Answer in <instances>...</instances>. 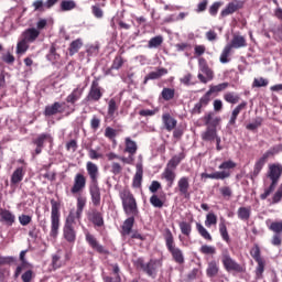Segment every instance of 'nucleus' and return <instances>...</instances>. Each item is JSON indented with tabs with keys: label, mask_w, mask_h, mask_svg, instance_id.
Returning <instances> with one entry per match:
<instances>
[{
	"label": "nucleus",
	"mask_w": 282,
	"mask_h": 282,
	"mask_svg": "<svg viewBox=\"0 0 282 282\" xmlns=\"http://www.w3.org/2000/svg\"><path fill=\"white\" fill-rule=\"evenodd\" d=\"M119 197L121 199L123 212L128 217L122 225L123 235H131L133 224H135V217L140 215L138 202L129 188L121 189L119 192Z\"/></svg>",
	"instance_id": "1"
},
{
	"label": "nucleus",
	"mask_w": 282,
	"mask_h": 282,
	"mask_svg": "<svg viewBox=\"0 0 282 282\" xmlns=\"http://www.w3.org/2000/svg\"><path fill=\"white\" fill-rule=\"evenodd\" d=\"M86 171L90 177V183H89V195L90 199L93 202V205L98 207L100 206L101 202V194H100V186H98V176L100 173L98 172V165L96 163L88 161L86 163Z\"/></svg>",
	"instance_id": "2"
},
{
	"label": "nucleus",
	"mask_w": 282,
	"mask_h": 282,
	"mask_svg": "<svg viewBox=\"0 0 282 282\" xmlns=\"http://www.w3.org/2000/svg\"><path fill=\"white\" fill-rule=\"evenodd\" d=\"M282 175V164L281 163H272L269 164V170L267 172V180L271 183L268 187L264 188V193L260 195V199H268L272 193H274V188L279 186V180H281Z\"/></svg>",
	"instance_id": "3"
},
{
	"label": "nucleus",
	"mask_w": 282,
	"mask_h": 282,
	"mask_svg": "<svg viewBox=\"0 0 282 282\" xmlns=\"http://www.w3.org/2000/svg\"><path fill=\"white\" fill-rule=\"evenodd\" d=\"M165 246L169 252L172 254V259L175 263L182 265L184 263V252L177 246H175V238L173 237V232L171 229H165L164 232Z\"/></svg>",
	"instance_id": "4"
},
{
	"label": "nucleus",
	"mask_w": 282,
	"mask_h": 282,
	"mask_svg": "<svg viewBox=\"0 0 282 282\" xmlns=\"http://www.w3.org/2000/svg\"><path fill=\"white\" fill-rule=\"evenodd\" d=\"M247 43H246V37H243L242 35H237L235 34L231 43L227 44L221 54H220V63L226 64V63H230V59L228 58V56H230V52H232V47L235 50H239L241 47H246Z\"/></svg>",
	"instance_id": "5"
},
{
	"label": "nucleus",
	"mask_w": 282,
	"mask_h": 282,
	"mask_svg": "<svg viewBox=\"0 0 282 282\" xmlns=\"http://www.w3.org/2000/svg\"><path fill=\"white\" fill-rule=\"evenodd\" d=\"M51 206L50 236L56 239L58 237V229L61 228V205L56 200H51Z\"/></svg>",
	"instance_id": "6"
},
{
	"label": "nucleus",
	"mask_w": 282,
	"mask_h": 282,
	"mask_svg": "<svg viewBox=\"0 0 282 282\" xmlns=\"http://www.w3.org/2000/svg\"><path fill=\"white\" fill-rule=\"evenodd\" d=\"M221 263L227 272H243V267L235 261L228 252L223 253Z\"/></svg>",
	"instance_id": "7"
},
{
	"label": "nucleus",
	"mask_w": 282,
	"mask_h": 282,
	"mask_svg": "<svg viewBox=\"0 0 282 282\" xmlns=\"http://www.w3.org/2000/svg\"><path fill=\"white\" fill-rule=\"evenodd\" d=\"M138 262L140 263L143 272H145L148 276H152L153 279H155L158 270L162 268V261L160 260H150V262L144 264V261H142V259H139Z\"/></svg>",
	"instance_id": "8"
},
{
	"label": "nucleus",
	"mask_w": 282,
	"mask_h": 282,
	"mask_svg": "<svg viewBox=\"0 0 282 282\" xmlns=\"http://www.w3.org/2000/svg\"><path fill=\"white\" fill-rule=\"evenodd\" d=\"M87 186V177L84 174L77 173L74 177L73 186L70 188L72 195H80Z\"/></svg>",
	"instance_id": "9"
},
{
	"label": "nucleus",
	"mask_w": 282,
	"mask_h": 282,
	"mask_svg": "<svg viewBox=\"0 0 282 282\" xmlns=\"http://www.w3.org/2000/svg\"><path fill=\"white\" fill-rule=\"evenodd\" d=\"M102 98V91L100 90V86L98 80H94L90 86V90L86 97L87 102H98Z\"/></svg>",
	"instance_id": "10"
},
{
	"label": "nucleus",
	"mask_w": 282,
	"mask_h": 282,
	"mask_svg": "<svg viewBox=\"0 0 282 282\" xmlns=\"http://www.w3.org/2000/svg\"><path fill=\"white\" fill-rule=\"evenodd\" d=\"M243 3L242 0H234L227 3L226 8L221 10L220 17H230V14H235V12L243 8Z\"/></svg>",
	"instance_id": "11"
},
{
	"label": "nucleus",
	"mask_w": 282,
	"mask_h": 282,
	"mask_svg": "<svg viewBox=\"0 0 282 282\" xmlns=\"http://www.w3.org/2000/svg\"><path fill=\"white\" fill-rule=\"evenodd\" d=\"M272 155V152H265L254 164L253 172L251 173V180H254L259 176V173L263 171V166H265V162H268V158Z\"/></svg>",
	"instance_id": "12"
},
{
	"label": "nucleus",
	"mask_w": 282,
	"mask_h": 282,
	"mask_svg": "<svg viewBox=\"0 0 282 282\" xmlns=\"http://www.w3.org/2000/svg\"><path fill=\"white\" fill-rule=\"evenodd\" d=\"M191 188V178L188 176H182L177 181V186L175 191H178L180 195L183 197H188V191Z\"/></svg>",
	"instance_id": "13"
},
{
	"label": "nucleus",
	"mask_w": 282,
	"mask_h": 282,
	"mask_svg": "<svg viewBox=\"0 0 282 282\" xmlns=\"http://www.w3.org/2000/svg\"><path fill=\"white\" fill-rule=\"evenodd\" d=\"M176 177L177 174L175 173V170L171 167H165L161 174V180H165L167 188H173Z\"/></svg>",
	"instance_id": "14"
},
{
	"label": "nucleus",
	"mask_w": 282,
	"mask_h": 282,
	"mask_svg": "<svg viewBox=\"0 0 282 282\" xmlns=\"http://www.w3.org/2000/svg\"><path fill=\"white\" fill-rule=\"evenodd\" d=\"M85 237H86V241H87L88 246H90V248H93V250H96L100 254H105L107 252V250H105V247H102V245H99L96 237H94V235L89 234V231L85 232Z\"/></svg>",
	"instance_id": "15"
},
{
	"label": "nucleus",
	"mask_w": 282,
	"mask_h": 282,
	"mask_svg": "<svg viewBox=\"0 0 282 282\" xmlns=\"http://www.w3.org/2000/svg\"><path fill=\"white\" fill-rule=\"evenodd\" d=\"M218 135L217 126H207L206 130L202 132L200 138L204 142H214Z\"/></svg>",
	"instance_id": "16"
},
{
	"label": "nucleus",
	"mask_w": 282,
	"mask_h": 282,
	"mask_svg": "<svg viewBox=\"0 0 282 282\" xmlns=\"http://www.w3.org/2000/svg\"><path fill=\"white\" fill-rule=\"evenodd\" d=\"M63 237L67 243H76V229L74 226L64 225Z\"/></svg>",
	"instance_id": "17"
},
{
	"label": "nucleus",
	"mask_w": 282,
	"mask_h": 282,
	"mask_svg": "<svg viewBox=\"0 0 282 282\" xmlns=\"http://www.w3.org/2000/svg\"><path fill=\"white\" fill-rule=\"evenodd\" d=\"M135 169H137V171L133 176L132 186H133V188H140V186H142V177L144 175V170L142 167V163H137Z\"/></svg>",
	"instance_id": "18"
},
{
	"label": "nucleus",
	"mask_w": 282,
	"mask_h": 282,
	"mask_svg": "<svg viewBox=\"0 0 282 282\" xmlns=\"http://www.w3.org/2000/svg\"><path fill=\"white\" fill-rule=\"evenodd\" d=\"M0 221L7 224V226H12L17 221V216L8 209L0 208Z\"/></svg>",
	"instance_id": "19"
},
{
	"label": "nucleus",
	"mask_w": 282,
	"mask_h": 282,
	"mask_svg": "<svg viewBox=\"0 0 282 282\" xmlns=\"http://www.w3.org/2000/svg\"><path fill=\"white\" fill-rule=\"evenodd\" d=\"M40 34H41V31L34 28H30L22 33V39L29 43H34V41L39 39Z\"/></svg>",
	"instance_id": "20"
},
{
	"label": "nucleus",
	"mask_w": 282,
	"mask_h": 282,
	"mask_svg": "<svg viewBox=\"0 0 282 282\" xmlns=\"http://www.w3.org/2000/svg\"><path fill=\"white\" fill-rule=\"evenodd\" d=\"M169 74V70L166 68H158L154 72L149 73L143 80V85H147L149 80H158V78H162V76H166Z\"/></svg>",
	"instance_id": "21"
},
{
	"label": "nucleus",
	"mask_w": 282,
	"mask_h": 282,
	"mask_svg": "<svg viewBox=\"0 0 282 282\" xmlns=\"http://www.w3.org/2000/svg\"><path fill=\"white\" fill-rule=\"evenodd\" d=\"M83 91H85V88H82L80 85H78V86L66 97V102H69L70 105H76V102H78V99L82 98Z\"/></svg>",
	"instance_id": "22"
},
{
	"label": "nucleus",
	"mask_w": 282,
	"mask_h": 282,
	"mask_svg": "<svg viewBox=\"0 0 282 282\" xmlns=\"http://www.w3.org/2000/svg\"><path fill=\"white\" fill-rule=\"evenodd\" d=\"M202 178L204 180H227V177H230L229 171H221V172H214L212 174L208 173H202Z\"/></svg>",
	"instance_id": "23"
},
{
	"label": "nucleus",
	"mask_w": 282,
	"mask_h": 282,
	"mask_svg": "<svg viewBox=\"0 0 282 282\" xmlns=\"http://www.w3.org/2000/svg\"><path fill=\"white\" fill-rule=\"evenodd\" d=\"M206 274L208 279H215L219 274V262L212 260L207 263Z\"/></svg>",
	"instance_id": "24"
},
{
	"label": "nucleus",
	"mask_w": 282,
	"mask_h": 282,
	"mask_svg": "<svg viewBox=\"0 0 282 282\" xmlns=\"http://www.w3.org/2000/svg\"><path fill=\"white\" fill-rule=\"evenodd\" d=\"M80 217H83V214L80 212H76V209H72L66 217L65 226H76V223H80Z\"/></svg>",
	"instance_id": "25"
},
{
	"label": "nucleus",
	"mask_w": 282,
	"mask_h": 282,
	"mask_svg": "<svg viewBox=\"0 0 282 282\" xmlns=\"http://www.w3.org/2000/svg\"><path fill=\"white\" fill-rule=\"evenodd\" d=\"M63 105L58 101L54 102L51 106H46L44 110L45 116H56V113H63Z\"/></svg>",
	"instance_id": "26"
},
{
	"label": "nucleus",
	"mask_w": 282,
	"mask_h": 282,
	"mask_svg": "<svg viewBox=\"0 0 282 282\" xmlns=\"http://www.w3.org/2000/svg\"><path fill=\"white\" fill-rule=\"evenodd\" d=\"M163 124L166 131H173L177 127V120L173 118L170 113H164L162 116Z\"/></svg>",
	"instance_id": "27"
},
{
	"label": "nucleus",
	"mask_w": 282,
	"mask_h": 282,
	"mask_svg": "<svg viewBox=\"0 0 282 282\" xmlns=\"http://www.w3.org/2000/svg\"><path fill=\"white\" fill-rule=\"evenodd\" d=\"M89 219L98 228L105 226V220L102 219V214L98 210H93L91 214H89Z\"/></svg>",
	"instance_id": "28"
},
{
	"label": "nucleus",
	"mask_w": 282,
	"mask_h": 282,
	"mask_svg": "<svg viewBox=\"0 0 282 282\" xmlns=\"http://www.w3.org/2000/svg\"><path fill=\"white\" fill-rule=\"evenodd\" d=\"M126 148H124V153H129V155H135L138 153V143L131 138L127 137L126 138Z\"/></svg>",
	"instance_id": "29"
},
{
	"label": "nucleus",
	"mask_w": 282,
	"mask_h": 282,
	"mask_svg": "<svg viewBox=\"0 0 282 282\" xmlns=\"http://www.w3.org/2000/svg\"><path fill=\"white\" fill-rule=\"evenodd\" d=\"M23 177H25V171H23V167H18L11 175V184H20V182H23Z\"/></svg>",
	"instance_id": "30"
},
{
	"label": "nucleus",
	"mask_w": 282,
	"mask_h": 282,
	"mask_svg": "<svg viewBox=\"0 0 282 282\" xmlns=\"http://www.w3.org/2000/svg\"><path fill=\"white\" fill-rule=\"evenodd\" d=\"M237 215L241 221H248V219H250V215H252V207H240L238 208Z\"/></svg>",
	"instance_id": "31"
},
{
	"label": "nucleus",
	"mask_w": 282,
	"mask_h": 282,
	"mask_svg": "<svg viewBox=\"0 0 282 282\" xmlns=\"http://www.w3.org/2000/svg\"><path fill=\"white\" fill-rule=\"evenodd\" d=\"M45 142H53L52 135L48 133H42L40 134L35 140H33V144L36 147H42L45 144Z\"/></svg>",
	"instance_id": "32"
},
{
	"label": "nucleus",
	"mask_w": 282,
	"mask_h": 282,
	"mask_svg": "<svg viewBox=\"0 0 282 282\" xmlns=\"http://www.w3.org/2000/svg\"><path fill=\"white\" fill-rule=\"evenodd\" d=\"M204 122L206 127H217L219 122H221V119L219 117H213V112H208L204 116Z\"/></svg>",
	"instance_id": "33"
},
{
	"label": "nucleus",
	"mask_w": 282,
	"mask_h": 282,
	"mask_svg": "<svg viewBox=\"0 0 282 282\" xmlns=\"http://www.w3.org/2000/svg\"><path fill=\"white\" fill-rule=\"evenodd\" d=\"M196 229L203 239H206V241H213V236H210V232H208V229L205 228L204 225L196 223Z\"/></svg>",
	"instance_id": "34"
},
{
	"label": "nucleus",
	"mask_w": 282,
	"mask_h": 282,
	"mask_svg": "<svg viewBox=\"0 0 282 282\" xmlns=\"http://www.w3.org/2000/svg\"><path fill=\"white\" fill-rule=\"evenodd\" d=\"M258 264L256 268V279L259 281L263 279V272H265V260L256 261Z\"/></svg>",
	"instance_id": "35"
},
{
	"label": "nucleus",
	"mask_w": 282,
	"mask_h": 282,
	"mask_svg": "<svg viewBox=\"0 0 282 282\" xmlns=\"http://www.w3.org/2000/svg\"><path fill=\"white\" fill-rule=\"evenodd\" d=\"M83 47V39H77L73 41L69 45V55L74 56V54H78V51Z\"/></svg>",
	"instance_id": "36"
},
{
	"label": "nucleus",
	"mask_w": 282,
	"mask_h": 282,
	"mask_svg": "<svg viewBox=\"0 0 282 282\" xmlns=\"http://www.w3.org/2000/svg\"><path fill=\"white\" fill-rule=\"evenodd\" d=\"M230 87V84L228 82L218 84L216 86H209V94H219L220 91H226Z\"/></svg>",
	"instance_id": "37"
},
{
	"label": "nucleus",
	"mask_w": 282,
	"mask_h": 282,
	"mask_svg": "<svg viewBox=\"0 0 282 282\" xmlns=\"http://www.w3.org/2000/svg\"><path fill=\"white\" fill-rule=\"evenodd\" d=\"M62 12H69L70 10H75L76 1L74 0H63L59 4Z\"/></svg>",
	"instance_id": "38"
},
{
	"label": "nucleus",
	"mask_w": 282,
	"mask_h": 282,
	"mask_svg": "<svg viewBox=\"0 0 282 282\" xmlns=\"http://www.w3.org/2000/svg\"><path fill=\"white\" fill-rule=\"evenodd\" d=\"M30 50V43L26 42L23 37L17 44V54H25Z\"/></svg>",
	"instance_id": "39"
},
{
	"label": "nucleus",
	"mask_w": 282,
	"mask_h": 282,
	"mask_svg": "<svg viewBox=\"0 0 282 282\" xmlns=\"http://www.w3.org/2000/svg\"><path fill=\"white\" fill-rule=\"evenodd\" d=\"M162 43H164V37H162V35H158V36L150 39V41L148 43V47L150 50H153V48L160 47V45H162Z\"/></svg>",
	"instance_id": "40"
},
{
	"label": "nucleus",
	"mask_w": 282,
	"mask_h": 282,
	"mask_svg": "<svg viewBox=\"0 0 282 282\" xmlns=\"http://www.w3.org/2000/svg\"><path fill=\"white\" fill-rule=\"evenodd\" d=\"M205 226L206 228H212V226H217V215H215V213L209 212L206 215Z\"/></svg>",
	"instance_id": "41"
},
{
	"label": "nucleus",
	"mask_w": 282,
	"mask_h": 282,
	"mask_svg": "<svg viewBox=\"0 0 282 282\" xmlns=\"http://www.w3.org/2000/svg\"><path fill=\"white\" fill-rule=\"evenodd\" d=\"M88 158L90 160H104L105 159V154H102L100 152V148L97 149H89L88 150Z\"/></svg>",
	"instance_id": "42"
},
{
	"label": "nucleus",
	"mask_w": 282,
	"mask_h": 282,
	"mask_svg": "<svg viewBox=\"0 0 282 282\" xmlns=\"http://www.w3.org/2000/svg\"><path fill=\"white\" fill-rule=\"evenodd\" d=\"M219 234L223 237L224 241L228 243L230 241V236L228 235V228L226 227V221L223 219L219 224Z\"/></svg>",
	"instance_id": "43"
},
{
	"label": "nucleus",
	"mask_w": 282,
	"mask_h": 282,
	"mask_svg": "<svg viewBox=\"0 0 282 282\" xmlns=\"http://www.w3.org/2000/svg\"><path fill=\"white\" fill-rule=\"evenodd\" d=\"M183 158H184V154H182V153L178 154V155L173 156V158L169 161L166 167L172 169V170L175 171V169H177V165L180 164V162H182V159H183Z\"/></svg>",
	"instance_id": "44"
},
{
	"label": "nucleus",
	"mask_w": 282,
	"mask_h": 282,
	"mask_svg": "<svg viewBox=\"0 0 282 282\" xmlns=\"http://www.w3.org/2000/svg\"><path fill=\"white\" fill-rule=\"evenodd\" d=\"M124 65V61L122 59L121 56L115 57L111 67L106 72L107 75L111 74L112 69H120Z\"/></svg>",
	"instance_id": "45"
},
{
	"label": "nucleus",
	"mask_w": 282,
	"mask_h": 282,
	"mask_svg": "<svg viewBox=\"0 0 282 282\" xmlns=\"http://www.w3.org/2000/svg\"><path fill=\"white\" fill-rule=\"evenodd\" d=\"M224 100L230 105H237V102H239V95H237V93H226L224 95Z\"/></svg>",
	"instance_id": "46"
},
{
	"label": "nucleus",
	"mask_w": 282,
	"mask_h": 282,
	"mask_svg": "<svg viewBox=\"0 0 282 282\" xmlns=\"http://www.w3.org/2000/svg\"><path fill=\"white\" fill-rule=\"evenodd\" d=\"M161 96H162L163 100H173L175 98V89L163 88Z\"/></svg>",
	"instance_id": "47"
},
{
	"label": "nucleus",
	"mask_w": 282,
	"mask_h": 282,
	"mask_svg": "<svg viewBox=\"0 0 282 282\" xmlns=\"http://www.w3.org/2000/svg\"><path fill=\"white\" fill-rule=\"evenodd\" d=\"M85 206H87V197L83 195L77 196V213H80L83 215V210H85Z\"/></svg>",
	"instance_id": "48"
},
{
	"label": "nucleus",
	"mask_w": 282,
	"mask_h": 282,
	"mask_svg": "<svg viewBox=\"0 0 282 282\" xmlns=\"http://www.w3.org/2000/svg\"><path fill=\"white\" fill-rule=\"evenodd\" d=\"M261 124H263V118L258 117L253 120V122L248 123L246 126V129H248V131H256V129H259V127H261Z\"/></svg>",
	"instance_id": "49"
},
{
	"label": "nucleus",
	"mask_w": 282,
	"mask_h": 282,
	"mask_svg": "<svg viewBox=\"0 0 282 282\" xmlns=\"http://www.w3.org/2000/svg\"><path fill=\"white\" fill-rule=\"evenodd\" d=\"M116 111H118V104H116V99H110L108 102V116L115 118Z\"/></svg>",
	"instance_id": "50"
},
{
	"label": "nucleus",
	"mask_w": 282,
	"mask_h": 282,
	"mask_svg": "<svg viewBox=\"0 0 282 282\" xmlns=\"http://www.w3.org/2000/svg\"><path fill=\"white\" fill-rule=\"evenodd\" d=\"M180 229L182 235H185V237H191V232L193 230V227L191 226V224L186 223V221H182L180 223Z\"/></svg>",
	"instance_id": "51"
},
{
	"label": "nucleus",
	"mask_w": 282,
	"mask_h": 282,
	"mask_svg": "<svg viewBox=\"0 0 282 282\" xmlns=\"http://www.w3.org/2000/svg\"><path fill=\"white\" fill-rule=\"evenodd\" d=\"M236 167H237V163H235L232 160L225 161L218 166L220 171H228L229 173H230V170Z\"/></svg>",
	"instance_id": "52"
},
{
	"label": "nucleus",
	"mask_w": 282,
	"mask_h": 282,
	"mask_svg": "<svg viewBox=\"0 0 282 282\" xmlns=\"http://www.w3.org/2000/svg\"><path fill=\"white\" fill-rule=\"evenodd\" d=\"M269 230H271V232H275V235H281V232H282V220L271 223L269 225Z\"/></svg>",
	"instance_id": "53"
},
{
	"label": "nucleus",
	"mask_w": 282,
	"mask_h": 282,
	"mask_svg": "<svg viewBox=\"0 0 282 282\" xmlns=\"http://www.w3.org/2000/svg\"><path fill=\"white\" fill-rule=\"evenodd\" d=\"M88 56H98L100 52V46L98 44H90L86 50Z\"/></svg>",
	"instance_id": "54"
},
{
	"label": "nucleus",
	"mask_w": 282,
	"mask_h": 282,
	"mask_svg": "<svg viewBox=\"0 0 282 282\" xmlns=\"http://www.w3.org/2000/svg\"><path fill=\"white\" fill-rule=\"evenodd\" d=\"M250 254L252 259H254V261H263V258H261V249L259 248V246H254L251 249Z\"/></svg>",
	"instance_id": "55"
},
{
	"label": "nucleus",
	"mask_w": 282,
	"mask_h": 282,
	"mask_svg": "<svg viewBox=\"0 0 282 282\" xmlns=\"http://www.w3.org/2000/svg\"><path fill=\"white\" fill-rule=\"evenodd\" d=\"M63 267V262L61 261V256L53 254L52 257V268L53 270H58V268Z\"/></svg>",
	"instance_id": "56"
},
{
	"label": "nucleus",
	"mask_w": 282,
	"mask_h": 282,
	"mask_svg": "<svg viewBox=\"0 0 282 282\" xmlns=\"http://www.w3.org/2000/svg\"><path fill=\"white\" fill-rule=\"evenodd\" d=\"M47 61L54 63V61H58L59 55L56 53V47L52 46L50 48V53L46 55Z\"/></svg>",
	"instance_id": "57"
},
{
	"label": "nucleus",
	"mask_w": 282,
	"mask_h": 282,
	"mask_svg": "<svg viewBox=\"0 0 282 282\" xmlns=\"http://www.w3.org/2000/svg\"><path fill=\"white\" fill-rule=\"evenodd\" d=\"M282 199V184L278 187L276 192L272 196L271 204H279Z\"/></svg>",
	"instance_id": "58"
},
{
	"label": "nucleus",
	"mask_w": 282,
	"mask_h": 282,
	"mask_svg": "<svg viewBox=\"0 0 282 282\" xmlns=\"http://www.w3.org/2000/svg\"><path fill=\"white\" fill-rule=\"evenodd\" d=\"M202 254H215L217 252V249L213 246L204 245L200 247Z\"/></svg>",
	"instance_id": "59"
},
{
	"label": "nucleus",
	"mask_w": 282,
	"mask_h": 282,
	"mask_svg": "<svg viewBox=\"0 0 282 282\" xmlns=\"http://www.w3.org/2000/svg\"><path fill=\"white\" fill-rule=\"evenodd\" d=\"M116 135L117 132H116V129L111 128V127H107L106 130H105V138H108V140H113L116 141Z\"/></svg>",
	"instance_id": "60"
},
{
	"label": "nucleus",
	"mask_w": 282,
	"mask_h": 282,
	"mask_svg": "<svg viewBox=\"0 0 282 282\" xmlns=\"http://www.w3.org/2000/svg\"><path fill=\"white\" fill-rule=\"evenodd\" d=\"M270 82L263 77L254 78L253 80V87H268Z\"/></svg>",
	"instance_id": "61"
},
{
	"label": "nucleus",
	"mask_w": 282,
	"mask_h": 282,
	"mask_svg": "<svg viewBox=\"0 0 282 282\" xmlns=\"http://www.w3.org/2000/svg\"><path fill=\"white\" fill-rule=\"evenodd\" d=\"M150 204H152L154 208H162V206H164V203L162 199H160V197H158V195L151 196Z\"/></svg>",
	"instance_id": "62"
},
{
	"label": "nucleus",
	"mask_w": 282,
	"mask_h": 282,
	"mask_svg": "<svg viewBox=\"0 0 282 282\" xmlns=\"http://www.w3.org/2000/svg\"><path fill=\"white\" fill-rule=\"evenodd\" d=\"M19 223L21 226H29V224H32V216L22 214L19 216Z\"/></svg>",
	"instance_id": "63"
},
{
	"label": "nucleus",
	"mask_w": 282,
	"mask_h": 282,
	"mask_svg": "<svg viewBox=\"0 0 282 282\" xmlns=\"http://www.w3.org/2000/svg\"><path fill=\"white\" fill-rule=\"evenodd\" d=\"M122 173V165L118 162H112L111 163V174L112 175H120Z\"/></svg>",
	"instance_id": "64"
}]
</instances>
